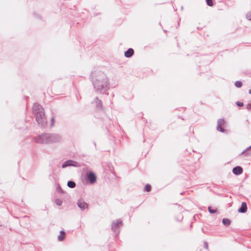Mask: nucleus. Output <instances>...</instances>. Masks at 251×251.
Listing matches in <instances>:
<instances>
[{
	"instance_id": "1",
	"label": "nucleus",
	"mask_w": 251,
	"mask_h": 251,
	"mask_svg": "<svg viewBox=\"0 0 251 251\" xmlns=\"http://www.w3.org/2000/svg\"><path fill=\"white\" fill-rule=\"evenodd\" d=\"M96 93L104 94L110 89V82L107 75L100 70H96L92 72L90 76Z\"/></svg>"
},
{
	"instance_id": "2",
	"label": "nucleus",
	"mask_w": 251,
	"mask_h": 251,
	"mask_svg": "<svg viewBox=\"0 0 251 251\" xmlns=\"http://www.w3.org/2000/svg\"><path fill=\"white\" fill-rule=\"evenodd\" d=\"M50 133H44L35 137L34 141L37 143L48 144H50Z\"/></svg>"
},
{
	"instance_id": "3",
	"label": "nucleus",
	"mask_w": 251,
	"mask_h": 251,
	"mask_svg": "<svg viewBox=\"0 0 251 251\" xmlns=\"http://www.w3.org/2000/svg\"><path fill=\"white\" fill-rule=\"evenodd\" d=\"M35 115L38 124L42 126H45L47 124V119L45 116L44 111L40 112Z\"/></svg>"
},
{
	"instance_id": "4",
	"label": "nucleus",
	"mask_w": 251,
	"mask_h": 251,
	"mask_svg": "<svg viewBox=\"0 0 251 251\" xmlns=\"http://www.w3.org/2000/svg\"><path fill=\"white\" fill-rule=\"evenodd\" d=\"M122 226V221L121 219L117 220L116 222H113L111 225V229L114 232L117 233V234L119 232V228Z\"/></svg>"
},
{
	"instance_id": "5",
	"label": "nucleus",
	"mask_w": 251,
	"mask_h": 251,
	"mask_svg": "<svg viewBox=\"0 0 251 251\" xmlns=\"http://www.w3.org/2000/svg\"><path fill=\"white\" fill-rule=\"evenodd\" d=\"M62 140V138L60 135L58 134H51L50 133V144L57 143L60 142Z\"/></svg>"
},
{
	"instance_id": "6",
	"label": "nucleus",
	"mask_w": 251,
	"mask_h": 251,
	"mask_svg": "<svg viewBox=\"0 0 251 251\" xmlns=\"http://www.w3.org/2000/svg\"><path fill=\"white\" fill-rule=\"evenodd\" d=\"M80 166V164L78 162L73 161V160H68L66 161L62 164V167L63 168H66V167H69V166H73V167H79Z\"/></svg>"
},
{
	"instance_id": "7",
	"label": "nucleus",
	"mask_w": 251,
	"mask_h": 251,
	"mask_svg": "<svg viewBox=\"0 0 251 251\" xmlns=\"http://www.w3.org/2000/svg\"><path fill=\"white\" fill-rule=\"evenodd\" d=\"M77 204L78 207L82 210H84L88 208V204L83 200H78Z\"/></svg>"
},
{
	"instance_id": "8",
	"label": "nucleus",
	"mask_w": 251,
	"mask_h": 251,
	"mask_svg": "<svg viewBox=\"0 0 251 251\" xmlns=\"http://www.w3.org/2000/svg\"><path fill=\"white\" fill-rule=\"evenodd\" d=\"M33 111L35 114L39 113L40 112L44 111L42 107L38 103H34L33 106Z\"/></svg>"
},
{
	"instance_id": "9",
	"label": "nucleus",
	"mask_w": 251,
	"mask_h": 251,
	"mask_svg": "<svg viewBox=\"0 0 251 251\" xmlns=\"http://www.w3.org/2000/svg\"><path fill=\"white\" fill-rule=\"evenodd\" d=\"M87 179L91 183H94L96 181V175L93 172H90L87 175Z\"/></svg>"
},
{
	"instance_id": "10",
	"label": "nucleus",
	"mask_w": 251,
	"mask_h": 251,
	"mask_svg": "<svg viewBox=\"0 0 251 251\" xmlns=\"http://www.w3.org/2000/svg\"><path fill=\"white\" fill-rule=\"evenodd\" d=\"M225 121L223 119H219L218 121L217 129V130L221 131L222 132H224L225 129L222 127V126L224 124Z\"/></svg>"
},
{
	"instance_id": "11",
	"label": "nucleus",
	"mask_w": 251,
	"mask_h": 251,
	"mask_svg": "<svg viewBox=\"0 0 251 251\" xmlns=\"http://www.w3.org/2000/svg\"><path fill=\"white\" fill-rule=\"evenodd\" d=\"M247 210V203L245 202H243L241 204V206L238 210L239 213H244Z\"/></svg>"
},
{
	"instance_id": "12",
	"label": "nucleus",
	"mask_w": 251,
	"mask_h": 251,
	"mask_svg": "<svg viewBox=\"0 0 251 251\" xmlns=\"http://www.w3.org/2000/svg\"><path fill=\"white\" fill-rule=\"evenodd\" d=\"M232 172L234 174L236 175H239L242 173L243 169L242 168V167L240 166H236L233 168L232 170Z\"/></svg>"
},
{
	"instance_id": "13",
	"label": "nucleus",
	"mask_w": 251,
	"mask_h": 251,
	"mask_svg": "<svg viewBox=\"0 0 251 251\" xmlns=\"http://www.w3.org/2000/svg\"><path fill=\"white\" fill-rule=\"evenodd\" d=\"M94 102L97 108L101 109L102 106V103L101 100H100L98 97H96L94 100Z\"/></svg>"
},
{
	"instance_id": "14",
	"label": "nucleus",
	"mask_w": 251,
	"mask_h": 251,
	"mask_svg": "<svg viewBox=\"0 0 251 251\" xmlns=\"http://www.w3.org/2000/svg\"><path fill=\"white\" fill-rule=\"evenodd\" d=\"M133 53L134 50L131 48H129L125 52V55L126 57L129 58L133 55Z\"/></svg>"
},
{
	"instance_id": "15",
	"label": "nucleus",
	"mask_w": 251,
	"mask_h": 251,
	"mask_svg": "<svg viewBox=\"0 0 251 251\" xmlns=\"http://www.w3.org/2000/svg\"><path fill=\"white\" fill-rule=\"evenodd\" d=\"M242 154H245L246 156L251 155V146L247 148L245 151L241 153Z\"/></svg>"
},
{
	"instance_id": "16",
	"label": "nucleus",
	"mask_w": 251,
	"mask_h": 251,
	"mask_svg": "<svg viewBox=\"0 0 251 251\" xmlns=\"http://www.w3.org/2000/svg\"><path fill=\"white\" fill-rule=\"evenodd\" d=\"M65 232L62 230L60 231L59 235L58 236V240L59 241H62L64 240L65 237Z\"/></svg>"
},
{
	"instance_id": "17",
	"label": "nucleus",
	"mask_w": 251,
	"mask_h": 251,
	"mask_svg": "<svg viewBox=\"0 0 251 251\" xmlns=\"http://www.w3.org/2000/svg\"><path fill=\"white\" fill-rule=\"evenodd\" d=\"M222 223L225 226H227L230 224V221L228 219L224 218L222 220Z\"/></svg>"
},
{
	"instance_id": "18",
	"label": "nucleus",
	"mask_w": 251,
	"mask_h": 251,
	"mask_svg": "<svg viewBox=\"0 0 251 251\" xmlns=\"http://www.w3.org/2000/svg\"><path fill=\"white\" fill-rule=\"evenodd\" d=\"M67 185L71 188H74L75 187V183L74 181L70 180L68 182Z\"/></svg>"
},
{
	"instance_id": "19",
	"label": "nucleus",
	"mask_w": 251,
	"mask_h": 251,
	"mask_svg": "<svg viewBox=\"0 0 251 251\" xmlns=\"http://www.w3.org/2000/svg\"><path fill=\"white\" fill-rule=\"evenodd\" d=\"M55 203L56 205L60 206L62 204V201L60 199H57L55 200Z\"/></svg>"
},
{
	"instance_id": "20",
	"label": "nucleus",
	"mask_w": 251,
	"mask_h": 251,
	"mask_svg": "<svg viewBox=\"0 0 251 251\" xmlns=\"http://www.w3.org/2000/svg\"><path fill=\"white\" fill-rule=\"evenodd\" d=\"M235 85L237 88H240L242 86V83L241 81H237L235 83Z\"/></svg>"
},
{
	"instance_id": "21",
	"label": "nucleus",
	"mask_w": 251,
	"mask_h": 251,
	"mask_svg": "<svg viewBox=\"0 0 251 251\" xmlns=\"http://www.w3.org/2000/svg\"><path fill=\"white\" fill-rule=\"evenodd\" d=\"M206 2L207 4L209 6H212L213 5L212 0H206Z\"/></svg>"
},
{
	"instance_id": "22",
	"label": "nucleus",
	"mask_w": 251,
	"mask_h": 251,
	"mask_svg": "<svg viewBox=\"0 0 251 251\" xmlns=\"http://www.w3.org/2000/svg\"><path fill=\"white\" fill-rule=\"evenodd\" d=\"M151 190V186L149 184H146L145 186V190L147 192H149Z\"/></svg>"
},
{
	"instance_id": "23",
	"label": "nucleus",
	"mask_w": 251,
	"mask_h": 251,
	"mask_svg": "<svg viewBox=\"0 0 251 251\" xmlns=\"http://www.w3.org/2000/svg\"><path fill=\"white\" fill-rule=\"evenodd\" d=\"M208 211L210 213H215L216 212L217 210L216 209H212L210 207H208Z\"/></svg>"
},
{
	"instance_id": "24",
	"label": "nucleus",
	"mask_w": 251,
	"mask_h": 251,
	"mask_svg": "<svg viewBox=\"0 0 251 251\" xmlns=\"http://www.w3.org/2000/svg\"><path fill=\"white\" fill-rule=\"evenodd\" d=\"M246 18L248 19L249 20H251V12H248L246 14Z\"/></svg>"
},
{
	"instance_id": "25",
	"label": "nucleus",
	"mask_w": 251,
	"mask_h": 251,
	"mask_svg": "<svg viewBox=\"0 0 251 251\" xmlns=\"http://www.w3.org/2000/svg\"><path fill=\"white\" fill-rule=\"evenodd\" d=\"M236 104L240 107L243 106L244 105L243 102L240 101H237Z\"/></svg>"
},
{
	"instance_id": "26",
	"label": "nucleus",
	"mask_w": 251,
	"mask_h": 251,
	"mask_svg": "<svg viewBox=\"0 0 251 251\" xmlns=\"http://www.w3.org/2000/svg\"><path fill=\"white\" fill-rule=\"evenodd\" d=\"M247 109L248 110H251V103H249L247 105Z\"/></svg>"
},
{
	"instance_id": "27",
	"label": "nucleus",
	"mask_w": 251,
	"mask_h": 251,
	"mask_svg": "<svg viewBox=\"0 0 251 251\" xmlns=\"http://www.w3.org/2000/svg\"><path fill=\"white\" fill-rule=\"evenodd\" d=\"M204 245H205V248L206 249H207L208 248V243L206 242H204Z\"/></svg>"
},
{
	"instance_id": "28",
	"label": "nucleus",
	"mask_w": 251,
	"mask_h": 251,
	"mask_svg": "<svg viewBox=\"0 0 251 251\" xmlns=\"http://www.w3.org/2000/svg\"><path fill=\"white\" fill-rule=\"evenodd\" d=\"M58 188L59 189V191H60V192L61 193H63V190L61 189V187L60 186H58Z\"/></svg>"
},
{
	"instance_id": "29",
	"label": "nucleus",
	"mask_w": 251,
	"mask_h": 251,
	"mask_svg": "<svg viewBox=\"0 0 251 251\" xmlns=\"http://www.w3.org/2000/svg\"><path fill=\"white\" fill-rule=\"evenodd\" d=\"M249 93L251 95V89L249 90Z\"/></svg>"
},
{
	"instance_id": "30",
	"label": "nucleus",
	"mask_w": 251,
	"mask_h": 251,
	"mask_svg": "<svg viewBox=\"0 0 251 251\" xmlns=\"http://www.w3.org/2000/svg\"><path fill=\"white\" fill-rule=\"evenodd\" d=\"M94 145H95V146H96V143H95V142H94Z\"/></svg>"
},
{
	"instance_id": "31",
	"label": "nucleus",
	"mask_w": 251,
	"mask_h": 251,
	"mask_svg": "<svg viewBox=\"0 0 251 251\" xmlns=\"http://www.w3.org/2000/svg\"><path fill=\"white\" fill-rule=\"evenodd\" d=\"M51 120H52V122H53V118H52V119H51Z\"/></svg>"
}]
</instances>
